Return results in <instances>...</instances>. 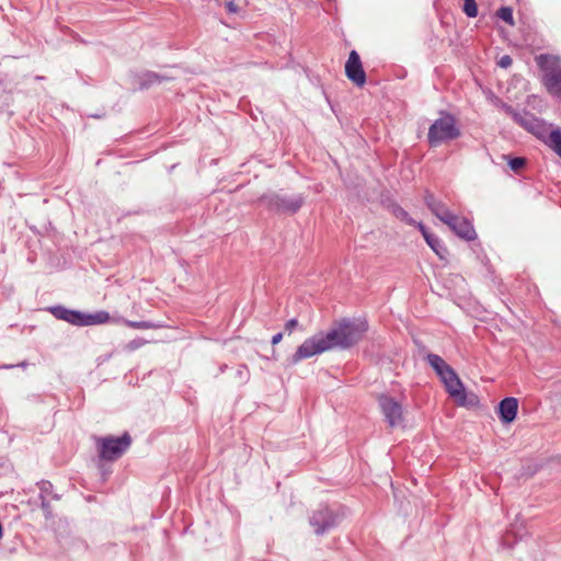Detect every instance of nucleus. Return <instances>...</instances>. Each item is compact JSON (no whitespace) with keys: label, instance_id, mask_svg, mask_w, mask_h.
I'll return each mask as SVG.
<instances>
[{"label":"nucleus","instance_id":"obj_3","mask_svg":"<svg viewBox=\"0 0 561 561\" xmlns=\"http://www.w3.org/2000/svg\"><path fill=\"white\" fill-rule=\"evenodd\" d=\"M536 62L542 72L541 82L547 92L561 99V59L558 56L541 54L536 57Z\"/></svg>","mask_w":561,"mask_h":561},{"label":"nucleus","instance_id":"obj_18","mask_svg":"<svg viewBox=\"0 0 561 561\" xmlns=\"http://www.w3.org/2000/svg\"><path fill=\"white\" fill-rule=\"evenodd\" d=\"M548 146L559 156L561 157V129L557 128L549 133Z\"/></svg>","mask_w":561,"mask_h":561},{"label":"nucleus","instance_id":"obj_28","mask_svg":"<svg viewBox=\"0 0 561 561\" xmlns=\"http://www.w3.org/2000/svg\"><path fill=\"white\" fill-rule=\"evenodd\" d=\"M125 324L133 329H151L153 325L148 321H129L125 320Z\"/></svg>","mask_w":561,"mask_h":561},{"label":"nucleus","instance_id":"obj_21","mask_svg":"<svg viewBox=\"0 0 561 561\" xmlns=\"http://www.w3.org/2000/svg\"><path fill=\"white\" fill-rule=\"evenodd\" d=\"M496 15L511 26L515 24L513 9L511 7H501L497 10Z\"/></svg>","mask_w":561,"mask_h":561},{"label":"nucleus","instance_id":"obj_19","mask_svg":"<svg viewBox=\"0 0 561 561\" xmlns=\"http://www.w3.org/2000/svg\"><path fill=\"white\" fill-rule=\"evenodd\" d=\"M427 363L435 370L437 375H439L444 368L448 365L439 355L437 354H427L426 355Z\"/></svg>","mask_w":561,"mask_h":561},{"label":"nucleus","instance_id":"obj_30","mask_svg":"<svg viewBox=\"0 0 561 561\" xmlns=\"http://www.w3.org/2000/svg\"><path fill=\"white\" fill-rule=\"evenodd\" d=\"M299 325V322L296 318H293L290 320H288L286 323H285V331L288 333V334H291L294 332V330Z\"/></svg>","mask_w":561,"mask_h":561},{"label":"nucleus","instance_id":"obj_22","mask_svg":"<svg viewBox=\"0 0 561 561\" xmlns=\"http://www.w3.org/2000/svg\"><path fill=\"white\" fill-rule=\"evenodd\" d=\"M234 377L240 385H244L250 379V371L247 365L241 364L237 367Z\"/></svg>","mask_w":561,"mask_h":561},{"label":"nucleus","instance_id":"obj_12","mask_svg":"<svg viewBox=\"0 0 561 561\" xmlns=\"http://www.w3.org/2000/svg\"><path fill=\"white\" fill-rule=\"evenodd\" d=\"M513 118L519 126L537 137H542L547 131L545 122L529 112L514 113Z\"/></svg>","mask_w":561,"mask_h":561},{"label":"nucleus","instance_id":"obj_6","mask_svg":"<svg viewBox=\"0 0 561 561\" xmlns=\"http://www.w3.org/2000/svg\"><path fill=\"white\" fill-rule=\"evenodd\" d=\"M260 202L271 211L294 215L302 207L305 197L301 194L287 196L272 193L263 195Z\"/></svg>","mask_w":561,"mask_h":561},{"label":"nucleus","instance_id":"obj_23","mask_svg":"<svg viewBox=\"0 0 561 561\" xmlns=\"http://www.w3.org/2000/svg\"><path fill=\"white\" fill-rule=\"evenodd\" d=\"M463 12L469 18H476L478 15V5L476 0H463Z\"/></svg>","mask_w":561,"mask_h":561},{"label":"nucleus","instance_id":"obj_2","mask_svg":"<svg viewBox=\"0 0 561 561\" xmlns=\"http://www.w3.org/2000/svg\"><path fill=\"white\" fill-rule=\"evenodd\" d=\"M461 136L456 117L442 111L439 117L433 122L428 128L427 141L431 147H437L444 142L458 139Z\"/></svg>","mask_w":561,"mask_h":561},{"label":"nucleus","instance_id":"obj_36","mask_svg":"<svg viewBox=\"0 0 561 561\" xmlns=\"http://www.w3.org/2000/svg\"><path fill=\"white\" fill-rule=\"evenodd\" d=\"M227 367H228L227 365H222V366H220V368H219V369H220V373H225V370L227 369Z\"/></svg>","mask_w":561,"mask_h":561},{"label":"nucleus","instance_id":"obj_7","mask_svg":"<svg viewBox=\"0 0 561 561\" xmlns=\"http://www.w3.org/2000/svg\"><path fill=\"white\" fill-rule=\"evenodd\" d=\"M340 519L337 512L327 505H320L310 514L309 524L313 528L316 535L322 536L337 527Z\"/></svg>","mask_w":561,"mask_h":561},{"label":"nucleus","instance_id":"obj_29","mask_svg":"<svg viewBox=\"0 0 561 561\" xmlns=\"http://www.w3.org/2000/svg\"><path fill=\"white\" fill-rule=\"evenodd\" d=\"M456 374L457 373L455 371V369L450 365H447L444 368V370L437 376L439 377L440 381L444 383L447 379L451 378Z\"/></svg>","mask_w":561,"mask_h":561},{"label":"nucleus","instance_id":"obj_33","mask_svg":"<svg viewBox=\"0 0 561 561\" xmlns=\"http://www.w3.org/2000/svg\"><path fill=\"white\" fill-rule=\"evenodd\" d=\"M413 226L416 227L420 230V232L422 233V236L424 238H425V236H430L431 234V232L427 230V228L425 227L424 224L415 221V225H413Z\"/></svg>","mask_w":561,"mask_h":561},{"label":"nucleus","instance_id":"obj_25","mask_svg":"<svg viewBox=\"0 0 561 561\" xmlns=\"http://www.w3.org/2000/svg\"><path fill=\"white\" fill-rule=\"evenodd\" d=\"M526 159L523 157L508 158V165L514 172H518L526 165Z\"/></svg>","mask_w":561,"mask_h":561},{"label":"nucleus","instance_id":"obj_1","mask_svg":"<svg viewBox=\"0 0 561 561\" xmlns=\"http://www.w3.org/2000/svg\"><path fill=\"white\" fill-rule=\"evenodd\" d=\"M368 322L362 318H342L333 322L327 332L320 331L306 339L287 358L288 365L322 354L333 348L348 350L359 343L368 331Z\"/></svg>","mask_w":561,"mask_h":561},{"label":"nucleus","instance_id":"obj_27","mask_svg":"<svg viewBox=\"0 0 561 561\" xmlns=\"http://www.w3.org/2000/svg\"><path fill=\"white\" fill-rule=\"evenodd\" d=\"M41 501V507L43 510L44 516L47 520L51 519L54 517L53 508L49 503V499H43Z\"/></svg>","mask_w":561,"mask_h":561},{"label":"nucleus","instance_id":"obj_17","mask_svg":"<svg viewBox=\"0 0 561 561\" xmlns=\"http://www.w3.org/2000/svg\"><path fill=\"white\" fill-rule=\"evenodd\" d=\"M37 486L39 489L38 499H49L58 501L60 496L57 493H54V486L50 481L48 480H41L37 482Z\"/></svg>","mask_w":561,"mask_h":561},{"label":"nucleus","instance_id":"obj_14","mask_svg":"<svg viewBox=\"0 0 561 561\" xmlns=\"http://www.w3.org/2000/svg\"><path fill=\"white\" fill-rule=\"evenodd\" d=\"M518 400L514 397L503 399L499 404V415L504 424L512 423L517 415Z\"/></svg>","mask_w":561,"mask_h":561},{"label":"nucleus","instance_id":"obj_35","mask_svg":"<svg viewBox=\"0 0 561 561\" xmlns=\"http://www.w3.org/2000/svg\"><path fill=\"white\" fill-rule=\"evenodd\" d=\"M282 339H283V333L278 332L275 335H273L271 342H272L273 345H276V344H278L282 341Z\"/></svg>","mask_w":561,"mask_h":561},{"label":"nucleus","instance_id":"obj_24","mask_svg":"<svg viewBox=\"0 0 561 561\" xmlns=\"http://www.w3.org/2000/svg\"><path fill=\"white\" fill-rule=\"evenodd\" d=\"M542 468V465L539 462H528L523 466L522 474L526 477H533Z\"/></svg>","mask_w":561,"mask_h":561},{"label":"nucleus","instance_id":"obj_32","mask_svg":"<svg viewBox=\"0 0 561 561\" xmlns=\"http://www.w3.org/2000/svg\"><path fill=\"white\" fill-rule=\"evenodd\" d=\"M225 7L229 13H238L239 8L233 1H227Z\"/></svg>","mask_w":561,"mask_h":561},{"label":"nucleus","instance_id":"obj_11","mask_svg":"<svg viewBox=\"0 0 561 561\" xmlns=\"http://www.w3.org/2000/svg\"><path fill=\"white\" fill-rule=\"evenodd\" d=\"M445 225H447L459 238L466 241H473L477 238L472 222L465 217L454 214L451 219L446 220Z\"/></svg>","mask_w":561,"mask_h":561},{"label":"nucleus","instance_id":"obj_31","mask_svg":"<svg viewBox=\"0 0 561 561\" xmlns=\"http://www.w3.org/2000/svg\"><path fill=\"white\" fill-rule=\"evenodd\" d=\"M513 62V59L510 55H503L499 61H497V65L501 67V68H508Z\"/></svg>","mask_w":561,"mask_h":561},{"label":"nucleus","instance_id":"obj_5","mask_svg":"<svg viewBox=\"0 0 561 561\" xmlns=\"http://www.w3.org/2000/svg\"><path fill=\"white\" fill-rule=\"evenodd\" d=\"M131 442V436L128 432H125L119 437L112 435L98 437L95 439V444L100 459L105 461H116L128 450Z\"/></svg>","mask_w":561,"mask_h":561},{"label":"nucleus","instance_id":"obj_4","mask_svg":"<svg viewBox=\"0 0 561 561\" xmlns=\"http://www.w3.org/2000/svg\"><path fill=\"white\" fill-rule=\"evenodd\" d=\"M49 311L56 319L64 320L77 327L103 324L110 321V313L103 310L94 313H85L79 310L68 309L64 306H54L49 308Z\"/></svg>","mask_w":561,"mask_h":561},{"label":"nucleus","instance_id":"obj_9","mask_svg":"<svg viewBox=\"0 0 561 561\" xmlns=\"http://www.w3.org/2000/svg\"><path fill=\"white\" fill-rule=\"evenodd\" d=\"M378 403L385 420L390 427H396L403 424V408L399 401L390 396L381 394L378 398Z\"/></svg>","mask_w":561,"mask_h":561},{"label":"nucleus","instance_id":"obj_26","mask_svg":"<svg viewBox=\"0 0 561 561\" xmlns=\"http://www.w3.org/2000/svg\"><path fill=\"white\" fill-rule=\"evenodd\" d=\"M147 342L141 339V337H137V339H134L131 341H129L125 346H124V350L127 351V352H134L138 348H140L141 346H144Z\"/></svg>","mask_w":561,"mask_h":561},{"label":"nucleus","instance_id":"obj_15","mask_svg":"<svg viewBox=\"0 0 561 561\" xmlns=\"http://www.w3.org/2000/svg\"><path fill=\"white\" fill-rule=\"evenodd\" d=\"M171 77L162 76L153 71L145 72L140 78V89H148L153 84L171 80Z\"/></svg>","mask_w":561,"mask_h":561},{"label":"nucleus","instance_id":"obj_8","mask_svg":"<svg viewBox=\"0 0 561 561\" xmlns=\"http://www.w3.org/2000/svg\"><path fill=\"white\" fill-rule=\"evenodd\" d=\"M445 389L453 398V400L460 407L474 408L479 405V398L477 394L467 393L462 381L456 374L444 382Z\"/></svg>","mask_w":561,"mask_h":561},{"label":"nucleus","instance_id":"obj_20","mask_svg":"<svg viewBox=\"0 0 561 561\" xmlns=\"http://www.w3.org/2000/svg\"><path fill=\"white\" fill-rule=\"evenodd\" d=\"M392 214L399 220L405 222L407 225H415V220L409 215V213L402 208L400 205L392 206Z\"/></svg>","mask_w":561,"mask_h":561},{"label":"nucleus","instance_id":"obj_13","mask_svg":"<svg viewBox=\"0 0 561 561\" xmlns=\"http://www.w3.org/2000/svg\"><path fill=\"white\" fill-rule=\"evenodd\" d=\"M424 203L432 214L437 217L442 222L446 224V220L451 219L454 213L449 210L444 202L437 199L435 195L428 190L424 193Z\"/></svg>","mask_w":561,"mask_h":561},{"label":"nucleus","instance_id":"obj_10","mask_svg":"<svg viewBox=\"0 0 561 561\" xmlns=\"http://www.w3.org/2000/svg\"><path fill=\"white\" fill-rule=\"evenodd\" d=\"M345 75L357 87H363L366 83V73L356 50H352L348 55L345 64Z\"/></svg>","mask_w":561,"mask_h":561},{"label":"nucleus","instance_id":"obj_16","mask_svg":"<svg viewBox=\"0 0 561 561\" xmlns=\"http://www.w3.org/2000/svg\"><path fill=\"white\" fill-rule=\"evenodd\" d=\"M425 241L426 243L428 244V247L440 257V259H445L446 255L448 254V250L447 248L444 245V243L442 242V240L431 233L430 236H425Z\"/></svg>","mask_w":561,"mask_h":561},{"label":"nucleus","instance_id":"obj_34","mask_svg":"<svg viewBox=\"0 0 561 561\" xmlns=\"http://www.w3.org/2000/svg\"><path fill=\"white\" fill-rule=\"evenodd\" d=\"M512 536H513L512 531L508 530V531H506V534L502 538L503 545L507 546L508 548H511L513 546V543L511 542V537Z\"/></svg>","mask_w":561,"mask_h":561}]
</instances>
